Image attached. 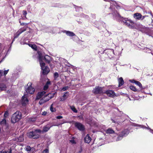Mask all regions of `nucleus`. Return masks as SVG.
Returning a JSON list of instances; mask_svg holds the SVG:
<instances>
[{"label":"nucleus","instance_id":"obj_32","mask_svg":"<svg viewBox=\"0 0 153 153\" xmlns=\"http://www.w3.org/2000/svg\"><path fill=\"white\" fill-rule=\"evenodd\" d=\"M74 137H72L71 140H70V142L72 143H76V142L74 140Z\"/></svg>","mask_w":153,"mask_h":153},{"label":"nucleus","instance_id":"obj_36","mask_svg":"<svg viewBox=\"0 0 153 153\" xmlns=\"http://www.w3.org/2000/svg\"><path fill=\"white\" fill-rule=\"evenodd\" d=\"M42 153H49L48 150L47 149H45L43 151Z\"/></svg>","mask_w":153,"mask_h":153},{"label":"nucleus","instance_id":"obj_14","mask_svg":"<svg viewBox=\"0 0 153 153\" xmlns=\"http://www.w3.org/2000/svg\"><path fill=\"white\" fill-rule=\"evenodd\" d=\"M130 81L132 83H134L136 85H138L140 88H142L143 87L141 83L139 81H135L134 79L130 80Z\"/></svg>","mask_w":153,"mask_h":153},{"label":"nucleus","instance_id":"obj_19","mask_svg":"<svg viewBox=\"0 0 153 153\" xmlns=\"http://www.w3.org/2000/svg\"><path fill=\"white\" fill-rule=\"evenodd\" d=\"M142 15L139 13H137L134 14V17L136 19H139L141 18Z\"/></svg>","mask_w":153,"mask_h":153},{"label":"nucleus","instance_id":"obj_33","mask_svg":"<svg viewBox=\"0 0 153 153\" xmlns=\"http://www.w3.org/2000/svg\"><path fill=\"white\" fill-rule=\"evenodd\" d=\"M8 116V113L7 111H6L4 114V119H5Z\"/></svg>","mask_w":153,"mask_h":153},{"label":"nucleus","instance_id":"obj_42","mask_svg":"<svg viewBox=\"0 0 153 153\" xmlns=\"http://www.w3.org/2000/svg\"><path fill=\"white\" fill-rule=\"evenodd\" d=\"M3 75L2 71L0 70V77Z\"/></svg>","mask_w":153,"mask_h":153},{"label":"nucleus","instance_id":"obj_28","mask_svg":"<svg viewBox=\"0 0 153 153\" xmlns=\"http://www.w3.org/2000/svg\"><path fill=\"white\" fill-rule=\"evenodd\" d=\"M130 88L132 90L134 91H137V89L135 88V87L133 86H130Z\"/></svg>","mask_w":153,"mask_h":153},{"label":"nucleus","instance_id":"obj_46","mask_svg":"<svg viewBox=\"0 0 153 153\" xmlns=\"http://www.w3.org/2000/svg\"><path fill=\"white\" fill-rule=\"evenodd\" d=\"M1 62V61L0 62V63Z\"/></svg>","mask_w":153,"mask_h":153},{"label":"nucleus","instance_id":"obj_27","mask_svg":"<svg viewBox=\"0 0 153 153\" xmlns=\"http://www.w3.org/2000/svg\"><path fill=\"white\" fill-rule=\"evenodd\" d=\"M50 128L46 126H44L43 127V131L44 132L47 131L50 129Z\"/></svg>","mask_w":153,"mask_h":153},{"label":"nucleus","instance_id":"obj_35","mask_svg":"<svg viewBox=\"0 0 153 153\" xmlns=\"http://www.w3.org/2000/svg\"><path fill=\"white\" fill-rule=\"evenodd\" d=\"M36 120V118L35 117H33L30 118V121L34 122Z\"/></svg>","mask_w":153,"mask_h":153},{"label":"nucleus","instance_id":"obj_45","mask_svg":"<svg viewBox=\"0 0 153 153\" xmlns=\"http://www.w3.org/2000/svg\"><path fill=\"white\" fill-rule=\"evenodd\" d=\"M0 153H7V152H1Z\"/></svg>","mask_w":153,"mask_h":153},{"label":"nucleus","instance_id":"obj_38","mask_svg":"<svg viewBox=\"0 0 153 153\" xmlns=\"http://www.w3.org/2000/svg\"><path fill=\"white\" fill-rule=\"evenodd\" d=\"M9 71V70H5L4 71V75H5L6 74H7L8 72V71Z\"/></svg>","mask_w":153,"mask_h":153},{"label":"nucleus","instance_id":"obj_21","mask_svg":"<svg viewBox=\"0 0 153 153\" xmlns=\"http://www.w3.org/2000/svg\"><path fill=\"white\" fill-rule=\"evenodd\" d=\"M6 88V87L5 85L3 84H0V91L5 90Z\"/></svg>","mask_w":153,"mask_h":153},{"label":"nucleus","instance_id":"obj_7","mask_svg":"<svg viewBox=\"0 0 153 153\" xmlns=\"http://www.w3.org/2000/svg\"><path fill=\"white\" fill-rule=\"evenodd\" d=\"M93 93L95 94H99L102 93V88L99 87H97L95 88L93 91Z\"/></svg>","mask_w":153,"mask_h":153},{"label":"nucleus","instance_id":"obj_26","mask_svg":"<svg viewBox=\"0 0 153 153\" xmlns=\"http://www.w3.org/2000/svg\"><path fill=\"white\" fill-rule=\"evenodd\" d=\"M53 104H52L50 106V110L52 112H55L56 111V109L53 107Z\"/></svg>","mask_w":153,"mask_h":153},{"label":"nucleus","instance_id":"obj_30","mask_svg":"<svg viewBox=\"0 0 153 153\" xmlns=\"http://www.w3.org/2000/svg\"><path fill=\"white\" fill-rule=\"evenodd\" d=\"M6 120L5 119H3L0 122V124L1 125H4L6 124Z\"/></svg>","mask_w":153,"mask_h":153},{"label":"nucleus","instance_id":"obj_34","mask_svg":"<svg viewBox=\"0 0 153 153\" xmlns=\"http://www.w3.org/2000/svg\"><path fill=\"white\" fill-rule=\"evenodd\" d=\"M54 76L55 79H56L58 77L59 74L57 72H55L54 74Z\"/></svg>","mask_w":153,"mask_h":153},{"label":"nucleus","instance_id":"obj_8","mask_svg":"<svg viewBox=\"0 0 153 153\" xmlns=\"http://www.w3.org/2000/svg\"><path fill=\"white\" fill-rule=\"evenodd\" d=\"M28 100L27 98V95L25 94L22 97V102L23 105H25L28 103Z\"/></svg>","mask_w":153,"mask_h":153},{"label":"nucleus","instance_id":"obj_18","mask_svg":"<svg viewBox=\"0 0 153 153\" xmlns=\"http://www.w3.org/2000/svg\"><path fill=\"white\" fill-rule=\"evenodd\" d=\"M55 94V93H53V94L50 93L47 94H46L45 95V96L46 98L47 99H49V100L50 99L53 97Z\"/></svg>","mask_w":153,"mask_h":153},{"label":"nucleus","instance_id":"obj_12","mask_svg":"<svg viewBox=\"0 0 153 153\" xmlns=\"http://www.w3.org/2000/svg\"><path fill=\"white\" fill-rule=\"evenodd\" d=\"M45 93L46 92L45 91H43L38 93L36 96V100L39 99L42 97L44 95H45Z\"/></svg>","mask_w":153,"mask_h":153},{"label":"nucleus","instance_id":"obj_44","mask_svg":"<svg viewBox=\"0 0 153 153\" xmlns=\"http://www.w3.org/2000/svg\"><path fill=\"white\" fill-rule=\"evenodd\" d=\"M23 140V139L22 137H21V140H20L19 141H22Z\"/></svg>","mask_w":153,"mask_h":153},{"label":"nucleus","instance_id":"obj_39","mask_svg":"<svg viewBox=\"0 0 153 153\" xmlns=\"http://www.w3.org/2000/svg\"><path fill=\"white\" fill-rule=\"evenodd\" d=\"M20 23V25H27V24L25 23H21L20 21H19Z\"/></svg>","mask_w":153,"mask_h":153},{"label":"nucleus","instance_id":"obj_15","mask_svg":"<svg viewBox=\"0 0 153 153\" xmlns=\"http://www.w3.org/2000/svg\"><path fill=\"white\" fill-rule=\"evenodd\" d=\"M48 100L49 99H47L45 97V95H44V97L41 99L39 101V103L40 104V105H41L47 102Z\"/></svg>","mask_w":153,"mask_h":153},{"label":"nucleus","instance_id":"obj_4","mask_svg":"<svg viewBox=\"0 0 153 153\" xmlns=\"http://www.w3.org/2000/svg\"><path fill=\"white\" fill-rule=\"evenodd\" d=\"M32 85L31 82L28 83L25 89L26 92L30 94H33L35 90L34 88L32 86Z\"/></svg>","mask_w":153,"mask_h":153},{"label":"nucleus","instance_id":"obj_17","mask_svg":"<svg viewBox=\"0 0 153 153\" xmlns=\"http://www.w3.org/2000/svg\"><path fill=\"white\" fill-rule=\"evenodd\" d=\"M91 140V138L89 136L88 134L87 135L86 137H85L84 140L85 142L87 143H89Z\"/></svg>","mask_w":153,"mask_h":153},{"label":"nucleus","instance_id":"obj_29","mask_svg":"<svg viewBox=\"0 0 153 153\" xmlns=\"http://www.w3.org/2000/svg\"><path fill=\"white\" fill-rule=\"evenodd\" d=\"M71 108L74 112L77 113V111L76 110V108L74 106H71Z\"/></svg>","mask_w":153,"mask_h":153},{"label":"nucleus","instance_id":"obj_2","mask_svg":"<svg viewBox=\"0 0 153 153\" xmlns=\"http://www.w3.org/2000/svg\"><path fill=\"white\" fill-rule=\"evenodd\" d=\"M50 58V57L48 55H46L45 56L43 57L41 54H39V59L42 69H43V67H44L45 65V63L42 60L44 59L46 62L49 63L50 60L49 59Z\"/></svg>","mask_w":153,"mask_h":153},{"label":"nucleus","instance_id":"obj_43","mask_svg":"<svg viewBox=\"0 0 153 153\" xmlns=\"http://www.w3.org/2000/svg\"><path fill=\"white\" fill-rule=\"evenodd\" d=\"M47 112L46 111H44L42 114V115H45L46 114Z\"/></svg>","mask_w":153,"mask_h":153},{"label":"nucleus","instance_id":"obj_3","mask_svg":"<svg viewBox=\"0 0 153 153\" xmlns=\"http://www.w3.org/2000/svg\"><path fill=\"white\" fill-rule=\"evenodd\" d=\"M40 132V130H37L27 133V136L30 138H33V139L38 138L39 137V135L38 133Z\"/></svg>","mask_w":153,"mask_h":153},{"label":"nucleus","instance_id":"obj_9","mask_svg":"<svg viewBox=\"0 0 153 153\" xmlns=\"http://www.w3.org/2000/svg\"><path fill=\"white\" fill-rule=\"evenodd\" d=\"M105 93L109 96L112 97H115L116 96H117V95L115 94L114 91L109 90H107L106 91Z\"/></svg>","mask_w":153,"mask_h":153},{"label":"nucleus","instance_id":"obj_23","mask_svg":"<svg viewBox=\"0 0 153 153\" xmlns=\"http://www.w3.org/2000/svg\"><path fill=\"white\" fill-rule=\"evenodd\" d=\"M66 33L67 35L70 36H73L75 35V34L73 32L69 31H66Z\"/></svg>","mask_w":153,"mask_h":153},{"label":"nucleus","instance_id":"obj_5","mask_svg":"<svg viewBox=\"0 0 153 153\" xmlns=\"http://www.w3.org/2000/svg\"><path fill=\"white\" fill-rule=\"evenodd\" d=\"M122 21L126 25L130 28H132L134 27V23L130 20H126V19H123Z\"/></svg>","mask_w":153,"mask_h":153},{"label":"nucleus","instance_id":"obj_22","mask_svg":"<svg viewBox=\"0 0 153 153\" xmlns=\"http://www.w3.org/2000/svg\"><path fill=\"white\" fill-rule=\"evenodd\" d=\"M51 84V82L50 81H48L45 85L44 86V89L45 90H46L49 87V85Z\"/></svg>","mask_w":153,"mask_h":153},{"label":"nucleus","instance_id":"obj_37","mask_svg":"<svg viewBox=\"0 0 153 153\" xmlns=\"http://www.w3.org/2000/svg\"><path fill=\"white\" fill-rule=\"evenodd\" d=\"M68 86L62 88V90H63V91H65L68 89Z\"/></svg>","mask_w":153,"mask_h":153},{"label":"nucleus","instance_id":"obj_41","mask_svg":"<svg viewBox=\"0 0 153 153\" xmlns=\"http://www.w3.org/2000/svg\"><path fill=\"white\" fill-rule=\"evenodd\" d=\"M23 15L26 16L27 14V12L26 11L24 10L23 11Z\"/></svg>","mask_w":153,"mask_h":153},{"label":"nucleus","instance_id":"obj_11","mask_svg":"<svg viewBox=\"0 0 153 153\" xmlns=\"http://www.w3.org/2000/svg\"><path fill=\"white\" fill-rule=\"evenodd\" d=\"M75 126L80 130L82 131L84 129L83 126L80 123H76L75 124Z\"/></svg>","mask_w":153,"mask_h":153},{"label":"nucleus","instance_id":"obj_40","mask_svg":"<svg viewBox=\"0 0 153 153\" xmlns=\"http://www.w3.org/2000/svg\"><path fill=\"white\" fill-rule=\"evenodd\" d=\"M56 118L58 119H60L62 118L63 117L62 116H58L56 117Z\"/></svg>","mask_w":153,"mask_h":153},{"label":"nucleus","instance_id":"obj_16","mask_svg":"<svg viewBox=\"0 0 153 153\" xmlns=\"http://www.w3.org/2000/svg\"><path fill=\"white\" fill-rule=\"evenodd\" d=\"M43 68V69H42L43 70V74L44 75L47 74L50 71L49 68L47 66L45 67L44 68Z\"/></svg>","mask_w":153,"mask_h":153},{"label":"nucleus","instance_id":"obj_24","mask_svg":"<svg viewBox=\"0 0 153 153\" xmlns=\"http://www.w3.org/2000/svg\"><path fill=\"white\" fill-rule=\"evenodd\" d=\"M29 45L31 47L32 49L35 50H37V46L36 45L30 44H29Z\"/></svg>","mask_w":153,"mask_h":153},{"label":"nucleus","instance_id":"obj_13","mask_svg":"<svg viewBox=\"0 0 153 153\" xmlns=\"http://www.w3.org/2000/svg\"><path fill=\"white\" fill-rule=\"evenodd\" d=\"M68 92L65 93L63 96L60 98V101H64L67 99L68 96Z\"/></svg>","mask_w":153,"mask_h":153},{"label":"nucleus","instance_id":"obj_25","mask_svg":"<svg viewBox=\"0 0 153 153\" xmlns=\"http://www.w3.org/2000/svg\"><path fill=\"white\" fill-rule=\"evenodd\" d=\"M114 133V131L111 128H109L106 131V133L109 134H113Z\"/></svg>","mask_w":153,"mask_h":153},{"label":"nucleus","instance_id":"obj_1","mask_svg":"<svg viewBox=\"0 0 153 153\" xmlns=\"http://www.w3.org/2000/svg\"><path fill=\"white\" fill-rule=\"evenodd\" d=\"M22 117V114L21 112L17 111L13 114L11 118V121L13 123H15L19 121Z\"/></svg>","mask_w":153,"mask_h":153},{"label":"nucleus","instance_id":"obj_10","mask_svg":"<svg viewBox=\"0 0 153 153\" xmlns=\"http://www.w3.org/2000/svg\"><path fill=\"white\" fill-rule=\"evenodd\" d=\"M26 30V29L25 28H21L19 29L14 35V38H16L18 37L20 34L23 33V32L25 31Z\"/></svg>","mask_w":153,"mask_h":153},{"label":"nucleus","instance_id":"obj_20","mask_svg":"<svg viewBox=\"0 0 153 153\" xmlns=\"http://www.w3.org/2000/svg\"><path fill=\"white\" fill-rule=\"evenodd\" d=\"M118 82L119 83V87H120L123 85L124 83V82L123 80V79L122 77H120L118 79Z\"/></svg>","mask_w":153,"mask_h":153},{"label":"nucleus","instance_id":"obj_31","mask_svg":"<svg viewBox=\"0 0 153 153\" xmlns=\"http://www.w3.org/2000/svg\"><path fill=\"white\" fill-rule=\"evenodd\" d=\"M25 149L27 151H30L31 150V148L30 146H27L25 147Z\"/></svg>","mask_w":153,"mask_h":153},{"label":"nucleus","instance_id":"obj_6","mask_svg":"<svg viewBox=\"0 0 153 153\" xmlns=\"http://www.w3.org/2000/svg\"><path fill=\"white\" fill-rule=\"evenodd\" d=\"M129 131L128 129L124 130L122 131L119 136L117 137V141L119 140H121L123 136L127 135L129 133Z\"/></svg>","mask_w":153,"mask_h":153}]
</instances>
